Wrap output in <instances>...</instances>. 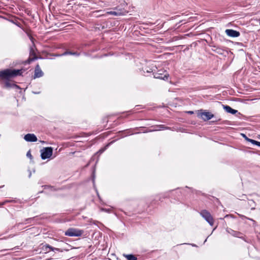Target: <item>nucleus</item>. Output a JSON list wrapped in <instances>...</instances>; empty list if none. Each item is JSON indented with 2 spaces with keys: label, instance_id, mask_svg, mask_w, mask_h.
<instances>
[{
  "label": "nucleus",
  "instance_id": "obj_1",
  "mask_svg": "<svg viewBox=\"0 0 260 260\" xmlns=\"http://www.w3.org/2000/svg\"><path fill=\"white\" fill-rule=\"evenodd\" d=\"M22 73V70H10L7 69L0 72V77L4 79H8L10 77L20 75Z\"/></svg>",
  "mask_w": 260,
  "mask_h": 260
},
{
  "label": "nucleus",
  "instance_id": "obj_2",
  "mask_svg": "<svg viewBox=\"0 0 260 260\" xmlns=\"http://www.w3.org/2000/svg\"><path fill=\"white\" fill-rule=\"evenodd\" d=\"M83 231L77 229L70 228L65 232V235L70 237H79L82 235Z\"/></svg>",
  "mask_w": 260,
  "mask_h": 260
},
{
  "label": "nucleus",
  "instance_id": "obj_3",
  "mask_svg": "<svg viewBox=\"0 0 260 260\" xmlns=\"http://www.w3.org/2000/svg\"><path fill=\"white\" fill-rule=\"evenodd\" d=\"M53 153V149L51 147L44 148L41 150V156L42 159L50 158Z\"/></svg>",
  "mask_w": 260,
  "mask_h": 260
},
{
  "label": "nucleus",
  "instance_id": "obj_4",
  "mask_svg": "<svg viewBox=\"0 0 260 260\" xmlns=\"http://www.w3.org/2000/svg\"><path fill=\"white\" fill-rule=\"evenodd\" d=\"M200 214L210 224V225H213V218L211 214L208 211L203 210L201 211Z\"/></svg>",
  "mask_w": 260,
  "mask_h": 260
},
{
  "label": "nucleus",
  "instance_id": "obj_5",
  "mask_svg": "<svg viewBox=\"0 0 260 260\" xmlns=\"http://www.w3.org/2000/svg\"><path fill=\"white\" fill-rule=\"evenodd\" d=\"M199 116H200L204 121L210 120L214 117V115L209 112H202L199 114Z\"/></svg>",
  "mask_w": 260,
  "mask_h": 260
},
{
  "label": "nucleus",
  "instance_id": "obj_6",
  "mask_svg": "<svg viewBox=\"0 0 260 260\" xmlns=\"http://www.w3.org/2000/svg\"><path fill=\"white\" fill-rule=\"evenodd\" d=\"M24 139L27 142H36L37 141V138L34 134L25 135Z\"/></svg>",
  "mask_w": 260,
  "mask_h": 260
},
{
  "label": "nucleus",
  "instance_id": "obj_7",
  "mask_svg": "<svg viewBox=\"0 0 260 260\" xmlns=\"http://www.w3.org/2000/svg\"><path fill=\"white\" fill-rule=\"evenodd\" d=\"M226 35L231 37H238L240 36V32L233 29H226L225 30Z\"/></svg>",
  "mask_w": 260,
  "mask_h": 260
},
{
  "label": "nucleus",
  "instance_id": "obj_8",
  "mask_svg": "<svg viewBox=\"0 0 260 260\" xmlns=\"http://www.w3.org/2000/svg\"><path fill=\"white\" fill-rule=\"evenodd\" d=\"M43 73L41 70L39 65H37L35 68V78H39L43 76Z\"/></svg>",
  "mask_w": 260,
  "mask_h": 260
},
{
  "label": "nucleus",
  "instance_id": "obj_9",
  "mask_svg": "<svg viewBox=\"0 0 260 260\" xmlns=\"http://www.w3.org/2000/svg\"><path fill=\"white\" fill-rule=\"evenodd\" d=\"M125 12V11L124 10H119L117 11H108L107 12V14L115 16H119L124 15Z\"/></svg>",
  "mask_w": 260,
  "mask_h": 260
},
{
  "label": "nucleus",
  "instance_id": "obj_10",
  "mask_svg": "<svg viewBox=\"0 0 260 260\" xmlns=\"http://www.w3.org/2000/svg\"><path fill=\"white\" fill-rule=\"evenodd\" d=\"M154 77L157 79H160L162 80H167L169 77V74L167 73H166L163 76H162L161 74L160 73H156L154 75Z\"/></svg>",
  "mask_w": 260,
  "mask_h": 260
},
{
  "label": "nucleus",
  "instance_id": "obj_11",
  "mask_svg": "<svg viewBox=\"0 0 260 260\" xmlns=\"http://www.w3.org/2000/svg\"><path fill=\"white\" fill-rule=\"evenodd\" d=\"M223 108L226 112L232 114H235L238 112L237 110L232 109L229 106H224Z\"/></svg>",
  "mask_w": 260,
  "mask_h": 260
},
{
  "label": "nucleus",
  "instance_id": "obj_12",
  "mask_svg": "<svg viewBox=\"0 0 260 260\" xmlns=\"http://www.w3.org/2000/svg\"><path fill=\"white\" fill-rule=\"evenodd\" d=\"M243 136L245 138L246 140L247 141H249V142H251L253 144H255V145H257L258 146H260V142H258V141H256L255 140L249 139L247 137H246L245 135H243Z\"/></svg>",
  "mask_w": 260,
  "mask_h": 260
},
{
  "label": "nucleus",
  "instance_id": "obj_13",
  "mask_svg": "<svg viewBox=\"0 0 260 260\" xmlns=\"http://www.w3.org/2000/svg\"><path fill=\"white\" fill-rule=\"evenodd\" d=\"M124 257H125L127 260H137V258L133 254H124Z\"/></svg>",
  "mask_w": 260,
  "mask_h": 260
},
{
  "label": "nucleus",
  "instance_id": "obj_14",
  "mask_svg": "<svg viewBox=\"0 0 260 260\" xmlns=\"http://www.w3.org/2000/svg\"><path fill=\"white\" fill-rule=\"evenodd\" d=\"M5 87L6 88H10L12 87H18V86L14 83H12L9 81H6L5 83Z\"/></svg>",
  "mask_w": 260,
  "mask_h": 260
},
{
  "label": "nucleus",
  "instance_id": "obj_15",
  "mask_svg": "<svg viewBox=\"0 0 260 260\" xmlns=\"http://www.w3.org/2000/svg\"><path fill=\"white\" fill-rule=\"evenodd\" d=\"M157 127L158 128V129L157 130H161V129H164L165 128H167V127H165V125H158V126H157Z\"/></svg>",
  "mask_w": 260,
  "mask_h": 260
},
{
  "label": "nucleus",
  "instance_id": "obj_16",
  "mask_svg": "<svg viewBox=\"0 0 260 260\" xmlns=\"http://www.w3.org/2000/svg\"><path fill=\"white\" fill-rule=\"evenodd\" d=\"M68 54L73 55V52H70V51H67V52H65L62 55H68Z\"/></svg>",
  "mask_w": 260,
  "mask_h": 260
},
{
  "label": "nucleus",
  "instance_id": "obj_17",
  "mask_svg": "<svg viewBox=\"0 0 260 260\" xmlns=\"http://www.w3.org/2000/svg\"><path fill=\"white\" fill-rule=\"evenodd\" d=\"M48 247L51 250H52L53 251L54 249H56L57 250V248H54L53 247H52V246H48Z\"/></svg>",
  "mask_w": 260,
  "mask_h": 260
},
{
  "label": "nucleus",
  "instance_id": "obj_18",
  "mask_svg": "<svg viewBox=\"0 0 260 260\" xmlns=\"http://www.w3.org/2000/svg\"><path fill=\"white\" fill-rule=\"evenodd\" d=\"M26 155H27L28 157H30L31 156V154H30V152H29V151H28V152L27 153Z\"/></svg>",
  "mask_w": 260,
  "mask_h": 260
},
{
  "label": "nucleus",
  "instance_id": "obj_19",
  "mask_svg": "<svg viewBox=\"0 0 260 260\" xmlns=\"http://www.w3.org/2000/svg\"><path fill=\"white\" fill-rule=\"evenodd\" d=\"M73 55L78 56L79 54L77 52H73Z\"/></svg>",
  "mask_w": 260,
  "mask_h": 260
},
{
  "label": "nucleus",
  "instance_id": "obj_20",
  "mask_svg": "<svg viewBox=\"0 0 260 260\" xmlns=\"http://www.w3.org/2000/svg\"><path fill=\"white\" fill-rule=\"evenodd\" d=\"M187 113L191 114L193 113V111H188V112H187Z\"/></svg>",
  "mask_w": 260,
  "mask_h": 260
},
{
  "label": "nucleus",
  "instance_id": "obj_21",
  "mask_svg": "<svg viewBox=\"0 0 260 260\" xmlns=\"http://www.w3.org/2000/svg\"><path fill=\"white\" fill-rule=\"evenodd\" d=\"M104 150H100V151L101 152V153H102L103 152Z\"/></svg>",
  "mask_w": 260,
  "mask_h": 260
},
{
  "label": "nucleus",
  "instance_id": "obj_22",
  "mask_svg": "<svg viewBox=\"0 0 260 260\" xmlns=\"http://www.w3.org/2000/svg\"><path fill=\"white\" fill-rule=\"evenodd\" d=\"M30 60V61H32V59H29Z\"/></svg>",
  "mask_w": 260,
  "mask_h": 260
}]
</instances>
